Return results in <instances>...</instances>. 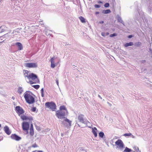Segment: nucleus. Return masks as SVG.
Masks as SVG:
<instances>
[{"label": "nucleus", "mask_w": 152, "mask_h": 152, "mask_svg": "<svg viewBox=\"0 0 152 152\" xmlns=\"http://www.w3.org/2000/svg\"><path fill=\"white\" fill-rule=\"evenodd\" d=\"M28 122L24 121L22 124L23 130L26 132V134L28 133V130L29 129V134L31 136H33L34 134V132L33 124H31L30 126V124Z\"/></svg>", "instance_id": "f03ea898"}, {"label": "nucleus", "mask_w": 152, "mask_h": 152, "mask_svg": "<svg viewBox=\"0 0 152 152\" xmlns=\"http://www.w3.org/2000/svg\"><path fill=\"white\" fill-rule=\"evenodd\" d=\"M12 99H14V97H12Z\"/></svg>", "instance_id": "37998d69"}, {"label": "nucleus", "mask_w": 152, "mask_h": 152, "mask_svg": "<svg viewBox=\"0 0 152 152\" xmlns=\"http://www.w3.org/2000/svg\"><path fill=\"white\" fill-rule=\"evenodd\" d=\"M62 110H64L67 111L66 107L64 105L61 106L60 107L59 110L62 111Z\"/></svg>", "instance_id": "6ab92c4d"}, {"label": "nucleus", "mask_w": 152, "mask_h": 152, "mask_svg": "<svg viewBox=\"0 0 152 152\" xmlns=\"http://www.w3.org/2000/svg\"><path fill=\"white\" fill-rule=\"evenodd\" d=\"M99 12H96V13H95V14H99Z\"/></svg>", "instance_id": "58836bf2"}, {"label": "nucleus", "mask_w": 152, "mask_h": 152, "mask_svg": "<svg viewBox=\"0 0 152 152\" xmlns=\"http://www.w3.org/2000/svg\"><path fill=\"white\" fill-rule=\"evenodd\" d=\"M117 35V34L116 33H114L112 34H111L110 35V37H112L114 36H115Z\"/></svg>", "instance_id": "c85d7f7f"}, {"label": "nucleus", "mask_w": 152, "mask_h": 152, "mask_svg": "<svg viewBox=\"0 0 152 152\" xmlns=\"http://www.w3.org/2000/svg\"><path fill=\"white\" fill-rule=\"evenodd\" d=\"M23 72L25 77H26L29 80V83L31 84L38 83L39 81L37 76L33 73H31L30 71L23 70Z\"/></svg>", "instance_id": "f257e3e1"}, {"label": "nucleus", "mask_w": 152, "mask_h": 152, "mask_svg": "<svg viewBox=\"0 0 152 152\" xmlns=\"http://www.w3.org/2000/svg\"><path fill=\"white\" fill-rule=\"evenodd\" d=\"M56 58L55 57H54L50 59L51 63L50 66L52 68H54L56 65H57L59 63V62H58V63H55V59Z\"/></svg>", "instance_id": "9d476101"}, {"label": "nucleus", "mask_w": 152, "mask_h": 152, "mask_svg": "<svg viewBox=\"0 0 152 152\" xmlns=\"http://www.w3.org/2000/svg\"><path fill=\"white\" fill-rule=\"evenodd\" d=\"M97 129L95 127L92 128V132L95 137H96L97 136Z\"/></svg>", "instance_id": "ddd939ff"}, {"label": "nucleus", "mask_w": 152, "mask_h": 152, "mask_svg": "<svg viewBox=\"0 0 152 152\" xmlns=\"http://www.w3.org/2000/svg\"><path fill=\"white\" fill-rule=\"evenodd\" d=\"M133 45V43L132 42H129V43H126L125 45H124V46L125 47H128L129 46H132Z\"/></svg>", "instance_id": "dca6fc26"}, {"label": "nucleus", "mask_w": 152, "mask_h": 152, "mask_svg": "<svg viewBox=\"0 0 152 152\" xmlns=\"http://www.w3.org/2000/svg\"><path fill=\"white\" fill-rule=\"evenodd\" d=\"M132 134L131 133H126L124 135V136H130Z\"/></svg>", "instance_id": "a878e982"}, {"label": "nucleus", "mask_w": 152, "mask_h": 152, "mask_svg": "<svg viewBox=\"0 0 152 152\" xmlns=\"http://www.w3.org/2000/svg\"><path fill=\"white\" fill-rule=\"evenodd\" d=\"M20 117L23 121H27L29 123H31L33 120L32 117L26 116L24 114L21 115Z\"/></svg>", "instance_id": "39448f33"}, {"label": "nucleus", "mask_w": 152, "mask_h": 152, "mask_svg": "<svg viewBox=\"0 0 152 152\" xmlns=\"http://www.w3.org/2000/svg\"><path fill=\"white\" fill-rule=\"evenodd\" d=\"M11 138L12 139L16 141H19L21 139V138L20 137L15 134H12L11 136Z\"/></svg>", "instance_id": "9b49d317"}, {"label": "nucleus", "mask_w": 152, "mask_h": 152, "mask_svg": "<svg viewBox=\"0 0 152 152\" xmlns=\"http://www.w3.org/2000/svg\"><path fill=\"white\" fill-rule=\"evenodd\" d=\"M102 2L100 1H99L98 2V3H101Z\"/></svg>", "instance_id": "4c0bfd02"}, {"label": "nucleus", "mask_w": 152, "mask_h": 152, "mask_svg": "<svg viewBox=\"0 0 152 152\" xmlns=\"http://www.w3.org/2000/svg\"><path fill=\"white\" fill-rule=\"evenodd\" d=\"M145 60H143L142 61V62L143 63V62H145Z\"/></svg>", "instance_id": "79ce46f5"}, {"label": "nucleus", "mask_w": 152, "mask_h": 152, "mask_svg": "<svg viewBox=\"0 0 152 152\" xmlns=\"http://www.w3.org/2000/svg\"><path fill=\"white\" fill-rule=\"evenodd\" d=\"M104 23V21H101L99 22V23L102 24Z\"/></svg>", "instance_id": "c9c22d12"}, {"label": "nucleus", "mask_w": 152, "mask_h": 152, "mask_svg": "<svg viewBox=\"0 0 152 152\" xmlns=\"http://www.w3.org/2000/svg\"><path fill=\"white\" fill-rule=\"evenodd\" d=\"M16 45L18 47V50H21L23 49V47L21 43L20 42H17Z\"/></svg>", "instance_id": "2eb2a0df"}, {"label": "nucleus", "mask_w": 152, "mask_h": 152, "mask_svg": "<svg viewBox=\"0 0 152 152\" xmlns=\"http://www.w3.org/2000/svg\"><path fill=\"white\" fill-rule=\"evenodd\" d=\"M141 45V43L140 42H138L136 43V45L137 46H139Z\"/></svg>", "instance_id": "473e14b6"}, {"label": "nucleus", "mask_w": 152, "mask_h": 152, "mask_svg": "<svg viewBox=\"0 0 152 152\" xmlns=\"http://www.w3.org/2000/svg\"><path fill=\"white\" fill-rule=\"evenodd\" d=\"M106 35H108L109 34V33L108 32H107L106 33Z\"/></svg>", "instance_id": "ea45409f"}, {"label": "nucleus", "mask_w": 152, "mask_h": 152, "mask_svg": "<svg viewBox=\"0 0 152 152\" xmlns=\"http://www.w3.org/2000/svg\"><path fill=\"white\" fill-rule=\"evenodd\" d=\"M132 37V35H130L128 36V38H131Z\"/></svg>", "instance_id": "f704fd0d"}, {"label": "nucleus", "mask_w": 152, "mask_h": 152, "mask_svg": "<svg viewBox=\"0 0 152 152\" xmlns=\"http://www.w3.org/2000/svg\"><path fill=\"white\" fill-rule=\"evenodd\" d=\"M24 97L27 102L31 104L34 102V99L32 96V93L30 91H26L24 94Z\"/></svg>", "instance_id": "7ed1b4c3"}, {"label": "nucleus", "mask_w": 152, "mask_h": 152, "mask_svg": "<svg viewBox=\"0 0 152 152\" xmlns=\"http://www.w3.org/2000/svg\"><path fill=\"white\" fill-rule=\"evenodd\" d=\"M37 152H42V151H37Z\"/></svg>", "instance_id": "a19ab883"}, {"label": "nucleus", "mask_w": 152, "mask_h": 152, "mask_svg": "<svg viewBox=\"0 0 152 152\" xmlns=\"http://www.w3.org/2000/svg\"><path fill=\"white\" fill-rule=\"evenodd\" d=\"M83 116V115H79L78 117V120L79 121L83 123L84 122Z\"/></svg>", "instance_id": "4468645a"}, {"label": "nucleus", "mask_w": 152, "mask_h": 152, "mask_svg": "<svg viewBox=\"0 0 152 152\" xmlns=\"http://www.w3.org/2000/svg\"><path fill=\"white\" fill-rule=\"evenodd\" d=\"M15 110L16 112L20 116L21 115H23V114L25 112V111L23 109L19 106H16L15 108Z\"/></svg>", "instance_id": "423d86ee"}, {"label": "nucleus", "mask_w": 152, "mask_h": 152, "mask_svg": "<svg viewBox=\"0 0 152 152\" xmlns=\"http://www.w3.org/2000/svg\"><path fill=\"white\" fill-rule=\"evenodd\" d=\"M131 151V149L126 147L125 150L124 151V152H130Z\"/></svg>", "instance_id": "aec40b11"}, {"label": "nucleus", "mask_w": 152, "mask_h": 152, "mask_svg": "<svg viewBox=\"0 0 152 152\" xmlns=\"http://www.w3.org/2000/svg\"><path fill=\"white\" fill-rule=\"evenodd\" d=\"M94 7L95 8H99L100 7V5L98 4H95Z\"/></svg>", "instance_id": "2f4dec72"}, {"label": "nucleus", "mask_w": 152, "mask_h": 152, "mask_svg": "<svg viewBox=\"0 0 152 152\" xmlns=\"http://www.w3.org/2000/svg\"><path fill=\"white\" fill-rule=\"evenodd\" d=\"M4 129L5 132L7 135H9L11 134V132L9 128L7 126H5L4 128Z\"/></svg>", "instance_id": "f8f14e48"}, {"label": "nucleus", "mask_w": 152, "mask_h": 152, "mask_svg": "<svg viewBox=\"0 0 152 152\" xmlns=\"http://www.w3.org/2000/svg\"><path fill=\"white\" fill-rule=\"evenodd\" d=\"M111 12V11L110 10L108 9L104 10V14H107L108 13H110Z\"/></svg>", "instance_id": "4be33fe9"}, {"label": "nucleus", "mask_w": 152, "mask_h": 152, "mask_svg": "<svg viewBox=\"0 0 152 152\" xmlns=\"http://www.w3.org/2000/svg\"><path fill=\"white\" fill-rule=\"evenodd\" d=\"M56 83L58 85V80H56Z\"/></svg>", "instance_id": "e433bc0d"}, {"label": "nucleus", "mask_w": 152, "mask_h": 152, "mask_svg": "<svg viewBox=\"0 0 152 152\" xmlns=\"http://www.w3.org/2000/svg\"><path fill=\"white\" fill-rule=\"evenodd\" d=\"M25 66L29 68H35L37 67L38 65L37 63H26L25 64Z\"/></svg>", "instance_id": "1a4fd4ad"}, {"label": "nucleus", "mask_w": 152, "mask_h": 152, "mask_svg": "<svg viewBox=\"0 0 152 152\" xmlns=\"http://www.w3.org/2000/svg\"><path fill=\"white\" fill-rule=\"evenodd\" d=\"M46 107L51 109L53 111L55 110L56 105L53 102H47L45 103Z\"/></svg>", "instance_id": "20e7f679"}, {"label": "nucleus", "mask_w": 152, "mask_h": 152, "mask_svg": "<svg viewBox=\"0 0 152 152\" xmlns=\"http://www.w3.org/2000/svg\"><path fill=\"white\" fill-rule=\"evenodd\" d=\"M36 107H33L31 109V111L34 112H35L36 111Z\"/></svg>", "instance_id": "cd10ccee"}, {"label": "nucleus", "mask_w": 152, "mask_h": 152, "mask_svg": "<svg viewBox=\"0 0 152 152\" xmlns=\"http://www.w3.org/2000/svg\"><path fill=\"white\" fill-rule=\"evenodd\" d=\"M1 124H0V127H1Z\"/></svg>", "instance_id": "c03bdc74"}, {"label": "nucleus", "mask_w": 152, "mask_h": 152, "mask_svg": "<svg viewBox=\"0 0 152 152\" xmlns=\"http://www.w3.org/2000/svg\"><path fill=\"white\" fill-rule=\"evenodd\" d=\"M118 20L119 22L121 23L123 22V20L121 19V18L120 17H118Z\"/></svg>", "instance_id": "bb28decb"}, {"label": "nucleus", "mask_w": 152, "mask_h": 152, "mask_svg": "<svg viewBox=\"0 0 152 152\" xmlns=\"http://www.w3.org/2000/svg\"><path fill=\"white\" fill-rule=\"evenodd\" d=\"M56 115L58 118H65L64 117L65 115V113L63 111L58 110L56 112Z\"/></svg>", "instance_id": "6e6552de"}, {"label": "nucleus", "mask_w": 152, "mask_h": 152, "mask_svg": "<svg viewBox=\"0 0 152 152\" xmlns=\"http://www.w3.org/2000/svg\"><path fill=\"white\" fill-rule=\"evenodd\" d=\"M99 96V97H100V96L99 95V96Z\"/></svg>", "instance_id": "a18cd8bd"}, {"label": "nucleus", "mask_w": 152, "mask_h": 152, "mask_svg": "<svg viewBox=\"0 0 152 152\" xmlns=\"http://www.w3.org/2000/svg\"><path fill=\"white\" fill-rule=\"evenodd\" d=\"M80 21L82 23H85L86 22L85 19L82 16H80L79 18Z\"/></svg>", "instance_id": "f3484780"}, {"label": "nucleus", "mask_w": 152, "mask_h": 152, "mask_svg": "<svg viewBox=\"0 0 152 152\" xmlns=\"http://www.w3.org/2000/svg\"><path fill=\"white\" fill-rule=\"evenodd\" d=\"M102 36H105V34H104V33H102Z\"/></svg>", "instance_id": "72a5a7b5"}, {"label": "nucleus", "mask_w": 152, "mask_h": 152, "mask_svg": "<svg viewBox=\"0 0 152 152\" xmlns=\"http://www.w3.org/2000/svg\"><path fill=\"white\" fill-rule=\"evenodd\" d=\"M23 91V89L22 87H19L18 89V93L20 94Z\"/></svg>", "instance_id": "a211bd4d"}, {"label": "nucleus", "mask_w": 152, "mask_h": 152, "mask_svg": "<svg viewBox=\"0 0 152 152\" xmlns=\"http://www.w3.org/2000/svg\"><path fill=\"white\" fill-rule=\"evenodd\" d=\"M32 86L36 89H38L40 87L39 85H33Z\"/></svg>", "instance_id": "b1692460"}, {"label": "nucleus", "mask_w": 152, "mask_h": 152, "mask_svg": "<svg viewBox=\"0 0 152 152\" xmlns=\"http://www.w3.org/2000/svg\"><path fill=\"white\" fill-rule=\"evenodd\" d=\"M115 144L117 147L120 149H122L124 147V144L121 139H119L115 142Z\"/></svg>", "instance_id": "0eeeda50"}, {"label": "nucleus", "mask_w": 152, "mask_h": 152, "mask_svg": "<svg viewBox=\"0 0 152 152\" xmlns=\"http://www.w3.org/2000/svg\"><path fill=\"white\" fill-rule=\"evenodd\" d=\"M41 96L42 97H43L44 96V89L43 88L41 89Z\"/></svg>", "instance_id": "393cba45"}, {"label": "nucleus", "mask_w": 152, "mask_h": 152, "mask_svg": "<svg viewBox=\"0 0 152 152\" xmlns=\"http://www.w3.org/2000/svg\"><path fill=\"white\" fill-rule=\"evenodd\" d=\"M104 135V134L103 132H100L99 133V137L102 138Z\"/></svg>", "instance_id": "5701e85b"}, {"label": "nucleus", "mask_w": 152, "mask_h": 152, "mask_svg": "<svg viewBox=\"0 0 152 152\" xmlns=\"http://www.w3.org/2000/svg\"><path fill=\"white\" fill-rule=\"evenodd\" d=\"M109 4L108 3H106L104 4V6L105 7H107L109 6Z\"/></svg>", "instance_id": "c756f323"}, {"label": "nucleus", "mask_w": 152, "mask_h": 152, "mask_svg": "<svg viewBox=\"0 0 152 152\" xmlns=\"http://www.w3.org/2000/svg\"><path fill=\"white\" fill-rule=\"evenodd\" d=\"M65 120H64V121H66L67 122L69 126H71V121H70L69 119H68L66 118H65Z\"/></svg>", "instance_id": "412c9836"}, {"label": "nucleus", "mask_w": 152, "mask_h": 152, "mask_svg": "<svg viewBox=\"0 0 152 152\" xmlns=\"http://www.w3.org/2000/svg\"><path fill=\"white\" fill-rule=\"evenodd\" d=\"M32 147L34 148H36L38 146L35 143L32 145Z\"/></svg>", "instance_id": "7c9ffc66"}]
</instances>
